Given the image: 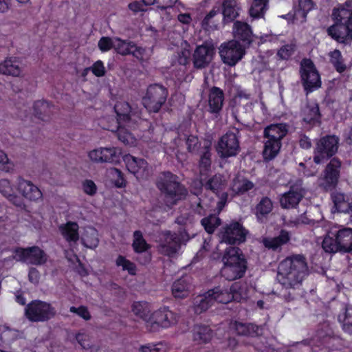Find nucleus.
Segmentation results:
<instances>
[{
    "label": "nucleus",
    "mask_w": 352,
    "mask_h": 352,
    "mask_svg": "<svg viewBox=\"0 0 352 352\" xmlns=\"http://www.w3.org/2000/svg\"><path fill=\"white\" fill-rule=\"evenodd\" d=\"M308 274L309 267L305 256L293 254L279 263L276 279L285 289L294 290L301 285Z\"/></svg>",
    "instance_id": "nucleus-1"
},
{
    "label": "nucleus",
    "mask_w": 352,
    "mask_h": 352,
    "mask_svg": "<svg viewBox=\"0 0 352 352\" xmlns=\"http://www.w3.org/2000/svg\"><path fill=\"white\" fill-rule=\"evenodd\" d=\"M162 204L171 209L188 195L186 187L178 181V177L169 171L162 173L156 180Z\"/></svg>",
    "instance_id": "nucleus-2"
},
{
    "label": "nucleus",
    "mask_w": 352,
    "mask_h": 352,
    "mask_svg": "<svg viewBox=\"0 0 352 352\" xmlns=\"http://www.w3.org/2000/svg\"><path fill=\"white\" fill-rule=\"evenodd\" d=\"M346 8L342 6L333 9L332 16L336 23L327 30V34L333 39L340 43L352 41V9L351 2L346 1Z\"/></svg>",
    "instance_id": "nucleus-3"
},
{
    "label": "nucleus",
    "mask_w": 352,
    "mask_h": 352,
    "mask_svg": "<svg viewBox=\"0 0 352 352\" xmlns=\"http://www.w3.org/2000/svg\"><path fill=\"white\" fill-rule=\"evenodd\" d=\"M223 267L221 274L228 280H234L242 278L247 270V261L241 250L237 247L226 249L222 256Z\"/></svg>",
    "instance_id": "nucleus-4"
},
{
    "label": "nucleus",
    "mask_w": 352,
    "mask_h": 352,
    "mask_svg": "<svg viewBox=\"0 0 352 352\" xmlns=\"http://www.w3.org/2000/svg\"><path fill=\"white\" fill-rule=\"evenodd\" d=\"M322 247L327 253L352 252V228H344L328 233L323 239Z\"/></svg>",
    "instance_id": "nucleus-5"
},
{
    "label": "nucleus",
    "mask_w": 352,
    "mask_h": 352,
    "mask_svg": "<svg viewBox=\"0 0 352 352\" xmlns=\"http://www.w3.org/2000/svg\"><path fill=\"white\" fill-rule=\"evenodd\" d=\"M287 131V125L283 123L270 124L264 129V136L268 139L263 152L265 159L272 160L278 154L281 146L280 141Z\"/></svg>",
    "instance_id": "nucleus-6"
},
{
    "label": "nucleus",
    "mask_w": 352,
    "mask_h": 352,
    "mask_svg": "<svg viewBox=\"0 0 352 352\" xmlns=\"http://www.w3.org/2000/svg\"><path fill=\"white\" fill-rule=\"evenodd\" d=\"M338 137L327 135L317 140L314 149V162L322 164L333 157L338 151Z\"/></svg>",
    "instance_id": "nucleus-7"
},
{
    "label": "nucleus",
    "mask_w": 352,
    "mask_h": 352,
    "mask_svg": "<svg viewBox=\"0 0 352 352\" xmlns=\"http://www.w3.org/2000/svg\"><path fill=\"white\" fill-rule=\"evenodd\" d=\"M57 311L52 304L34 300L27 305L25 315L32 322H46L54 318Z\"/></svg>",
    "instance_id": "nucleus-8"
},
{
    "label": "nucleus",
    "mask_w": 352,
    "mask_h": 352,
    "mask_svg": "<svg viewBox=\"0 0 352 352\" xmlns=\"http://www.w3.org/2000/svg\"><path fill=\"white\" fill-rule=\"evenodd\" d=\"M239 129L228 131L221 137L217 146V152L221 159L236 156L241 151L239 144Z\"/></svg>",
    "instance_id": "nucleus-9"
},
{
    "label": "nucleus",
    "mask_w": 352,
    "mask_h": 352,
    "mask_svg": "<svg viewBox=\"0 0 352 352\" xmlns=\"http://www.w3.org/2000/svg\"><path fill=\"white\" fill-rule=\"evenodd\" d=\"M167 96L168 90L164 86L151 85L142 98V104L149 112L157 113L165 103Z\"/></svg>",
    "instance_id": "nucleus-10"
},
{
    "label": "nucleus",
    "mask_w": 352,
    "mask_h": 352,
    "mask_svg": "<svg viewBox=\"0 0 352 352\" xmlns=\"http://www.w3.org/2000/svg\"><path fill=\"white\" fill-rule=\"evenodd\" d=\"M300 74L302 85L307 94L320 87V75L311 60L305 58L302 60Z\"/></svg>",
    "instance_id": "nucleus-11"
},
{
    "label": "nucleus",
    "mask_w": 352,
    "mask_h": 352,
    "mask_svg": "<svg viewBox=\"0 0 352 352\" xmlns=\"http://www.w3.org/2000/svg\"><path fill=\"white\" fill-rule=\"evenodd\" d=\"M245 49L240 43L231 40L221 45L219 54L223 63L233 67L243 58Z\"/></svg>",
    "instance_id": "nucleus-12"
},
{
    "label": "nucleus",
    "mask_w": 352,
    "mask_h": 352,
    "mask_svg": "<svg viewBox=\"0 0 352 352\" xmlns=\"http://www.w3.org/2000/svg\"><path fill=\"white\" fill-rule=\"evenodd\" d=\"M177 322V315L168 308H164L151 314L146 329L151 332H155L157 331L160 327L167 328L176 324Z\"/></svg>",
    "instance_id": "nucleus-13"
},
{
    "label": "nucleus",
    "mask_w": 352,
    "mask_h": 352,
    "mask_svg": "<svg viewBox=\"0 0 352 352\" xmlns=\"http://www.w3.org/2000/svg\"><path fill=\"white\" fill-rule=\"evenodd\" d=\"M214 302L217 301L220 303L226 304L232 300L240 302L242 299L246 298L241 288L237 283L233 284L228 291L227 289L216 287L210 290Z\"/></svg>",
    "instance_id": "nucleus-14"
},
{
    "label": "nucleus",
    "mask_w": 352,
    "mask_h": 352,
    "mask_svg": "<svg viewBox=\"0 0 352 352\" xmlns=\"http://www.w3.org/2000/svg\"><path fill=\"white\" fill-rule=\"evenodd\" d=\"M341 162L333 157L327 165L323 177L319 179V186L326 190L333 189L338 184L340 177Z\"/></svg>",
    "instance_id": "nucleus-15"
},
{
    "label": "nucleus",
    "mask_w": 352,
    "mask_h": 352,
    "mask_svg": "<svg viewBox=\"0 0 352 352\" xmlns=\"http://www.w3.org/2000/svg\"><path fill=\"white\" fill-rule=\"evenodd\" d=\"M16 259L28 264L41 265L47 260L46 253L38 246L18 248L15 250Z\"/></svg>",
    "instance_id": "nucleus-16"
},
{
    "label": "nucleus",
    "mask_w": 352,
    "mask_h": 352,
    "mask_svg": "<svg viewBox=\"0 0 352 352\" xmlns=\"http://www.w3.org/2000/svg\"><path fill=\"white\" fill-rule=\"evenodd\" d=\"M305 192L302 180L297 179L290 186L289 190L282 195L280 199L281 207L287 209L296 208L304 197Z\"/></svg>",
    "instance_id": "nucleus-17"
},
{
    "label": "nucleus",
    "mask_w": 352,
    "mask_h": 352,
    "mask_svg": "<svg viewBox=\"0 0 352 352\" xmlns=\"http://www.w3.org/2000/svg\"><path fill=\"white\" fill-rule=\"evenodd\" d=\"M248 233V230L241 223L232 222L222 228L221 241L229 244H239L245 241Z\"/></svg>",
    "instance_id": "nucleus-18"
},
{
    "label": "nucleus",
    "mask_w": 352,
    "mask_h": 352,
    "mask_svg": "<svg viewBox=\"0 0 352 352\" xmlns=\"http://www.w3.org/2000/svg\"><path fill=\"white\" fill-rule=\"evenodd\" d=\"M115 112L116 113V119L112 118L113 122V126H110L109 131H115L120 126V124L131 127L134 122V119L132 118L131 108L128 102H118L114 107Z\"/></svg>",
    "instance_id": "nucleus-19"
},
{
    "label": "nucleus",
    "mask_w": 352,
    "mask_h": 352,
    "mask_svg": "<svg viewBox=\"0 0 352 352\" xmlns=\"http://www.w3.org/2000/svg\"><path fill=\"white\" fill-rule=\"evenodd\" d=\"M89 157L95 162L117 164L120 161L121 151L116 147L100 148L90 151Z\"/></svg>",
    "instance_id": "nucleus-20"
},
{
    "label": "nucleus",
    "mask_w": 352,
    "mask_h": 352,
    "mask_svg": "<svg viewBox=\"0 0 352 352\" xmlns=\"http://www.w3.org/2000/svg\"><path fill=\"white\" fill-rule=\"evenodd\" d=\"M233 34L234 39L237 43H240L245 48L250 47L254 41V35L252 28L247 23L236 21L234 23Z\"/></svg>",
    "instance_id": "nucleus-21"
},
{
    "label": "nucleus",
    "mask_w": 352,
    "mask_h": 352,
    "mask_svg": "<svg viewBox=\"0 0 352 352\" xmlns=\"http://www.w3.org/2000/svg\"><path fill=\"white\" fill-rule=\"evenodd\" d=\"M214 54L212 45L204 44L197 47L193 53V65L197 69H202L208 65Z\"/></svg>",
    "instance_id": "nucleus-22"
},
{
    "label": "nucleus",
    "mask_w": 352,
    "mask_h": 352,
    "mask_svg": "<svg viewBox=\"0 0 352 352\" xmlns=\"http://www.w3.org/2000/svg\"><path fill=\"white\" fill-rule=\"evenodd\" d=\"M203 186L206 190H211L214 194L220 195V201L218 202V208L221 210L224 207L226 200L228 199L227 192H221L224 187V183L221 175H214L211 178L206 182L205 184H202Z\"/></svg>",
    "instance_id": "nucleus-23"
},
{
    "label": "nucleus",
    "mask_w": 352,
    "mask_h": 352,
    "mask_svg": "<svg viewBox=\"0 0 352 352\" xmlns=\"http://www.w3.org/2000/svg\"><path fill=\"white\" fill-rule=\"evenodd\" d=\"M126 167L138 179L146 178L148 175V164L144 159L131 157L127 160Z\"/></svg>",
    "instance_id": "nucleus-24"
},
{
    "label": "nucleus",
    "mask_w": 352,
    "mask_h": 352,
    "mask_svg": "<svg viewBox=\"0 0 352 352\" xmlns=\"http://www.w3.org/2000/svg\"><path fill=\"white\" fill-rule=\"evenodd\" d=\"M224 93L217 87H212L209 90L208 104L209 111L212 113H219L223 107Z\"/></svg>",
    "instance_id": "nucleus-25"
},
{
    "label": "nucleus",
    "mask_w": 352,
    "mask_h": 352,
    "mask_svg": "<svg viewBox=\"0 0 352 352\" xmlns=\"http://www.w3.org/2000/svg\"><path fill=\"white\" fill-rule=\"evenodd\" d=\"M18 190L25 198L31 201L38 200L42 196L41 190L31 182L21 178L18 183Z\"/></svg>",
    "instance_id": "nucleus-26"
},
{
    "label": "nucleus",
    "mask_w": 352,
    "mask_h": 352,
    "mask_svg": "<svg viewBox=\"0 0 352 352\" xmlns=\"http://www.w3.org/2000/svg\"><path fill=\"white\" fill-rule=\"evenodd\" d=\"M331 199L334 204V207L338 212L349 213L352 211L351 196L335 192L331 194Z\"/></svg>",
    "instance_id": "nucleus-27"
},
{
    "label": "nucleus",
    "mask_w": 352,
    "mask_h": 352,
    "mask_svg": "<svg viewBox=\"0 0 352 352\" xmlns=\"http://www.w3.org/2000/svg\"><path fill=\"white\" fill-rule=\"evenodd\" d=\"M190 277L184 276L176 280L172 285V294L175 298H185L188 296L190 288Z\"/></svg>",
    "instance_id": "nucleus-28"
},
{
    "label": "nucleus",
    "mask_w": 352,
    "mask_h": 352,
    "mask_svg": "<svg viewBox=\"0 0 352 352\" xmlns=\"http://www.w3.org/2000/svg\"><path fill=\"white\" fill-rule=\"evenodd\" d=\"M273 203L267 197H263L256 204L254 214L259 223H265L267 221L269 214L272 211Z\"/></svg>",
    "instance_id": "nucleus-29"
},
{
    "label": "nucleus",
    "mask_w": 352,
    "mask_h": 352,
    "mask_svg": "<svg viewBox=\"0 0 352 352\" xmlns=\"http://www.w3.org/2000/svg\"><path fill=\"white\" fill-rule=\"evenodd\" d=\"M211 143L209 142H205L203 146V151L200 156L199 168V173L201 175V182H203L204 176H207L208 173L211 168V153H210Z\"/></svg>",
    "instance_id": "nucleus-30"
},
{
    "label": "nucleus",
    "mask_w": 352,
    "mask_h": 352,
    "mask_svg": "<svg viewBox=\"0 0 352 352\" xmlns=\"http://www.w3.org/2000/svg\"><path fill=\"white\" fill-rule=\"evenodd\" d=\"M290 239L289 232L281 230L278 236L276 237H265L262 240L263 245L273 250H276L282 245L286 244Z\"/></svg>",
    "instance_id": "nucleus-31"
},
{
    "label": "nucleus",
    "mask_w": 352,
    "mask_h": 352,
    "mask_svg": "<svg viewBox=\"0 0 352 352\" xmlns=\"http://www.w3.org/2000/svg\"><path fill=\"white\" fill-rule=\"evenodd\" d=\"M290 239L289 232L281 230L278 236L276 237H265L262 240L263 245L273 250H276L282 245L286 244Z\"/></svg>",
    "instance_id": "nucleus-32"
},
{
    "label": "nucleus",
    "mask_w": 352,
    "mask_h": 352,
    "mask_svg": "<svg viewBox=\"0 0 352 352\" xmlns=\"http://www.w3.org/2000/svg\"><path fill=\"white\" fill-rule=\"evenodd\" d=\"M181 244L176 233L168 232L165 234L164 241L162 245L164 252L170 256L176 254L180 249Z\"/></svg>",
    "instance_id": "nucleus-33"
},
{
    "label": "nucleus",
    "mask_w": 352,
    "mask_h": 352,
    "mask_svg": "<svg viewBox=\"0 0 352 352\" xmlns=\"http://www.w3.org/2000/svg\"><path fill=\"white\" fill-rule=\"evenodd\" d=\"M21 73V63L16 58H9L0 63V74L19 76Z\"/></svg>",
    "instance_id": "nucleus-34"
},
{
    "label": "nucleus",
    "mask_w": 352,
    "mask_h": 352,
    "mask_svg": "<svg viewBox=\"0 0 352 352\" xmlns=\"http://www.w3.org/2000/svg\"><path fill=\"white\" fill-rule=\"evenodd\" d=\"M223 23L232 22L238 16L236 0H224L222 3Z\"/></svg>",
    "instance_id": "nucleus-35"
},
{
    "label": "nucleus",
    "mask_w": 352,
    "mask_h": 352,
    "mask_svg": "<svg viewBox=\"0 0 352 352\" xmlns=\"http://www.w3.org/2000/svg\"><path fill=\"white\" fill-rule=\"evenodd\" d=\"M221 20L219 8H213L201 21V27L205 30H217Z\"/></svg>",
    "instance_id": "nucleus-36"
},
{
    "label": "nucleus",
    "mask_w": 352,
    "mask_h": 352,
    "mask_svg": "<svg viewBox=\"0 0 352 352\" xmlns=\"http://www.w3.org/2000/svg\"><path fill=\"white\" fill-rule=\"evenodd\" d=\"M234 329L236 333L240 336L254 337L260 334L258 327L252 323L236 321L234 324Z\"/></svg>",
    "instance_id": "nucleus-37"
},
{
    "label": "nucleus",
    "mask_w": 352,
    "mask_h": 352,
    "mask_svg": "<svg viewBox=\"0 0 352 352\" xmlns=\"http://www.w3.org/2000/svg\"><path fill=\"white\" fill-rule=\"evenodd\" d=\"M59 230L67 241L76 242L79 239L78 225L76 222L69 221L60 226Z\"/></svg>",
    "instance_id": "nucleus-38"
},
{
    "label": "nucleus",
    "mask_w": 352,
    "mask_h": 352,
    "mask_svg": "<svg viewBox=\"0 0 352 352\" xmlns=\"http://www.w3.org/2000/svg\"><path fill=\"white\" fill-rule=\"evenodd\" d=\"M212 337V331L208 326L197 324L193 328V340L198 343H206Z\"/></svg>",
    "instance_id": "nucleus-39"
},
{
    "label": "nucleus",
    "mask_w": 352,
    "mask_h": 352,
    "mask_svg": "<svg viewBox=\"0 0 352 352\" xmlns=\"http://www.w3.org/2000/svg\"><path fill=\"white\" fill-rule=\"evenodd\" d=\"M52 107L48 102L38 100L34 104V115L42 120H47L52 113Z\"/></svg>",
    "instance_id": "nucleus-40"
},
{
    "label": "nucleus",
    "mask_w": 352,
    "mask_h": 352,
    "mask_svg": "<svg viewBox=\"0 0 352 352\" xmlns=\"http://www.w3.org/2000/svg\"><path fill=\"white\" fill-rule=\"evenodd\" d=\"M82 243L87 248L94 249L99 243L97 230L92 228H87L81 238Z\"/></svg>",
    "instance_id": "nucleus-41"
},
{
    "label": "nucleus",
    "mask_w": 352,
    "mask_h": 352,
    "mask_svg": "<svg viewBox=\"0 0 352 352\" xmlns=\"http://www.w3.org/2000/svg\"><path fill=\"white\" fill-rule=\"evenodd\" d=\"M132 311L136 316L144 320L148 326L151 319V310L146 302H135L132 305Z\"/></svg>",
    "instance_id": "nucleus-42"
},
{
    "label": "nucleus",
    "mask_w": 352,
    "mask_h": 352,
    "mask_svg": "<svg viewBox=\"0 0 352 352\" xmlns=\"http://www.w3.org/2000/svg\"><path fill=\"white\" fill-rule=\"evenodd\" d=\"M214 300L212 296L208 290L203 296L198 297L195 302V311L196 313L200 314L206 311L212 304Z\"/></svg>",
    "instance_id": "nucleus-43"
},
{
    "label": "nucleus",
    "mask_w": 352,
    "mask_h": 352,
    "mask_svg": "<svg viewBox=\"0 0 352 352\" xmlns=\"http://www.w3.org/2000/svg\"><path fill=\"white\" fill-rule=\"evenodd\" d=\"M254 187V184L247 178H236L233 180L232 190L238 195H243Z\"/></svg>",
    "instance_id": "nucleus-44"
},
{
    "label": "nucleus",
    "mask_w": 352,
    "mask_h": 352,
    "mask_svg": "<svg viewBox=\"0 0 352 352\" xmlns=\"http://www.w3.org/2000/svg\"><path fill=\"white\" fill-rule=\"evenodd\" d=\"M268 0H253L249 12L254 19L261 18L264 16L267 8Z\"/></svg>",
    "instance_id": "nucleus-45"
},
{
    "label": "nucleus",
    "mask_w": 352,
    "mask_h": 352,
    "mask_svg": "<svg viewBox=\"0 0 352 352\" xmlns=\"http://www.w3.org/2000/svg\"><path fill=\"white\" fill-rule=\"evenodd\" d=\"M303 120L307 123H311L318 121L320 118L319 107L317 104L307 105L303 111Z\"/></svg>",
    "instance_id": "nucleus-46"
},
{
    "label": "nucleus",
    "mask_w": 352,
    "mask_h": 352,
    "mask_svg": "<svg viewBox=\"0 0 352 352\" xmlns=\"http://www.w3.org/2000/svg\"><path fill=\"white\" fill-rule=\"evenodd\" d=\"M133 250L137 253H142L147 251L149 245L146 243L140 230H136L133 233V242L132 244Z\"/></svg>",
    "instance_id": "nucleus-47"
},
{
    "label": "nucleus",
    "mask_w": 352,
    "mask_h": 352,
    "mask_svg": "<svg viewBox=\"0 0 352 352\" xmlns=\"http://www.w3.org/2000/svg\"><path fill=\"white\" fill-rule=\"evenodd\" d=\"M123 124H120L115 131H111L118 139L125 145H132L135 143V138L131 133L122 127Z\"/></svg>",
    "instance_id": "nucleus-48"
},
{
    "label": "nucleus",
    "mask_w": 352,
    "mask_h": 352,
    "mask_svg": "<svg viewBox=\"0 0 352 352\" xmlns=\"http://www.w3.org/2000/svg\"><path fill=\"white\" fill-rule=\"evenodd\" d=\"M330 57V62L334 66L336 70L339 73L345 71L346 66L344 63V59L341 52L338 50H334L329 54Z\"/></svg>",
    "instance_id": "nucleus-49"
},
{
    "label": "nucleus",
    "mask_w": 352,
    "mask_h": 352,
    "mask_svg": "<svg viewBox=\"0 0 352 352\" xmlns=\"http://www.w3.org/2000/svg\"><path fill=\"white\" fill-rule=\"evenodd\" d=\"M134 47L135 44L131 41L115 38L114 49L122 55L130 54Z\"/></svg>",
    "instance_id": "nucleus-50"
},
{
    "label": "nucleus",
    "mask_w": 352,
    "mask_h": 352,
    "mask_svg": "<svg viewBox=\"0 0 352 352\" xmlns=\"http://www.w3.org/2000/svg\"><path fill=\"white\" fill-rule=\"evenodd\" d=\"M201 223L206 231L212 234L215 228L221 224V219L215 214H210L208 217L202 219Z\"/></svg>",
    "instance_id": "nucleus-51"
},
{
    "label": "nucleus",
    "mask_w": 352,
    "mask_h": 352,
    "mask_svg": "<svg viewBox=\"0 0 352 352\" xmlns=\"http://www.w3.org/2000/svg\"><path fill=\"white\" fill-rule=\"evenodd\" d=\"M339 320L342 322L343 330L352 334V307H346L344 315L339 316Z\"/></svg>",
    "instance_id": "nucleus-52"
},
{
    "label": "nucleus",
    "mask_w": 352,
    "mask_h": 352,
    "mask_svg": "<svg viewBox=\"0 0 352 352\" xmlns=\"http://www.w3.org/2000/svg\"><path fill=\"white\" fill-rule=\"evenodd\" d=\"M299 8L297 10V15H300L301 23L305 21L307 13L314 8V3L311 0H299Z\"/></svg>",
    "instance_id": "nucleus-53"
},
{
    "label": "nucleus",
    "mask_w": 352,
    "mask_h": 352,
    "mask_svg": "<svg viewBox=\"0 0 352 352\" xmlns=\"http://www.w3.org/2000/svg\"><path fill=\"white\" fill-rule=\"evenodd\" d=\"M0 192L10 200L16 199V196L14 195V190L8 179L0 180Z\"/></svg>",
    "instance_id": "nucleus-54"
},
{
    "label": "nucleus",
    "mask_w": 352,
    "mask_h": 352,
    "mask_svg": "<svg viewBox=\"0 0 352 352\" xmlns=\"http://www.w3.org/2000/svg\"><path fill=\"white\" fill-rule=\"evenodd\" d=\"M185 140L188 152L196 153L198 151L200 146V142L197 136L192 135H185Z\"/></svg>",
    "instance_id": "nucleus-55"
},
{
    "label": "nucleus",
    "mask_w": 352,
    "mask_h": 352,
    "mask_svg": "<svg viewBox=\"0 0 352 352\" xmlns=\"http://www.w3.org/2000/svg\"><path fill=\"white\" fill-rule=\"evenodd\" d=\"M115 38L102 37L98 41V47L102 52H107L114 48Z\"/></svg>",
    "instance_id": "nucleus-56"
},
{
    "label": "nucleus",
    "mask_w": 352,
    "mask_h": 352,
    "mask_svg": "<svg viewBox=\"0 0 352 352\" xmlns=\"http://www.w3.org/2000/svg\"><path fill=\"white\" fill-rule=\"evenodd\" d=\"M13 163L9 160L7 155L2 151H0V170L10 172L13 169Z\"/></svg>",
    "instance_id": "nucleus-57"
},
{
    "label": "nucleus",
    "mask_w": 352,
    "mask_h": 352,
    "mask_svg": "<svg viewBox=\"0 0 352 352\" xmlns=\"http://www.w3.org/2000/svg\"><path fill=\"white\" fill-rule=\"evenodd\" d=\"M69 311L72 313L76 314L78 316L85 320H89L91 319V314L87 307L85 306H80L78 308L75 307H71Z\"/></svg>",
    "instance_id": "nucleus-58"
},
{
    "label": "nucleus",
    "mask_w": 352,
    "mask_h": 352,
    "mask_svg": "<svg viewBox=\"0 0 352 352\" xmlns=\"http://www.w3.org/2000/svg\"><path fill=\"white\" fill-rule=\"evenodd\" d=\"M294 52V47L291 45H283L277 53L281 59H288Z\"/></svg>",
    "instance_id": "nucleus-59"
},
{
    "label": "nucleus",
    "mask_w": 352,
    "mask_h": 352,
    "mask_svg": "<svg viewBox=\"0 0 352 352\" xmlns=\"http://www.w3.org/2000/svg\"><path fill=\"white\" fill-rule=\"evenodd\" d=\"M162 344L161 343L153 344L148 343L142 345L139 348L140 352H160L162 349Z\"/></svg>",
    "instance_id": "nucleus-60"
},
{
    "label": "nucleus",
    "mask_w": 352,
    "mask_h": 352,
    "mask_svg": "<svg viewBox=\"0 0 352 352\" xmlns=\"http://www.w3.org/2000/svg\"><path fill=\"white\" fill-rule=\"evenodd\" d=\"M82 187L84 192L89 195H94L96 192V185L92 180H85Z\"/></svg>",
    "instance_id": "nucleus-61"
},
{
    "label": "nucleus",
    "mask_w": 352,
    "mask_h": 352,
    "mask_svg": "<svg viewBox=\"0 0 352 352\" xmlns=\"http://www.w3.org/2000/svg\"><path fill=\"white\" fill-rule=\"evenodd\" d=\"M92 72L96 76L101 77L105 74V69L101 60L96 61L91 67Z\"/></svg>",
    "instance_id": "nucleus-62"
},
{
    "label": "nucleus",
    "mask_w": 352,
    "mask_h": 352,
    "mask_svg": "<svg viewBox=\"0 0 352 352\" xmlns=\"http://www.w3.org/2000/svg\"><path fill=\"white\" fill-rule=\"evenodd\" d=\"M177 0H157L155 4L157 8L162 10L173 8Z\"/></svg>",
    "instance_id": "nucleus-63"
},
{
    "label": "nucleus",
    "mask_w": 352,
    "mask_h": 352,
    "mask_svg": "<svg viewBox=\"0 0 352 352\" xmlns=\"http://www.w3.org/2000/svg\"><path fill=\"white\" fill-rule=\"evenodd\" d=\"M190 52L184 50L178 53L177 60L179 65H186L188 63Z\"/></svg>",
    "instance_id": "nucleus-64"
}]
</instances>
